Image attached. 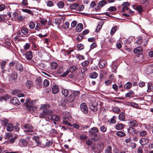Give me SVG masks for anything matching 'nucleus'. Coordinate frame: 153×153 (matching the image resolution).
Segmentation results:
<instances>
[{"mask_svg":"<svg viewBox=\"0 0 153 153\" xmlns=\"http://www.w3.org/2000/svg\"><path fill=\"white\" fill-rule=\"evenodd\" d=\"M88 61L85 60L82 63V65L83 67H85L88 65Z\"/></svg>","mask_w":153,"mask_h":153,"instance_id":"13d9d810","label":"nucleus"},{"mask_svg":"<svg viewBox=\"0 0 153 153\" xmlns=\"http://www.w3.org/2000/svg\"><path fill=\"white\" fill-rule=\"evenodd\" d=\"M131 86L132 84L130 82H128L124 85V88L126 89H130L131 87Z\"/></svg>","mask_w":153,"mask_h":153,"instance_id":"ea45409f","label":"nucleus"},{"mask_svg":"<svg viewBox=\"0 0 153 153\" xmlns=\"http://www.w3.org/2000/svg\"><path fill=\"white\" fill-rule=\"evenodd\" d=\"M148 39H147L146 41L145 42L144 41V39H142V37H139L137 41L136 42V43L138 45H140L143 42V45L144 46H146L148 44Z\"/></svg>","mask_w":153,"mask_h":153,"instance_id":"0eeeda50","label":"nucleus"},{"mask_svg":"<svg viewBox=\"0 0 153 153\" xmlns=\"http://www.w3.org/2000/svg\"><path fill=\"white\" fill-rule=\"evenodd\" d=\"M117 26H115L113 27L110 31V34L113 35L117 30Z\"/></svg>","mask_w":153,"mask_h":153,"instance_id":"79ce46f5","label":"nucleus"},{"mask_svg":"<svg viewBox=\"0 0 153 153\" xmlns=\"http://www.w3.org/2000/svg\"><path fill=\"white\" fill-rule=\"evenodd\" d=\"M63 119L64 120H63L62 123L63 124L68 125L69 126H70V125L71 124L70 123L68 122V121H69L70 120L68 116L67 117H63Z\"/></svg>","mask_w":153,"mask_h":153,"instance_id":"5701e85b","label":"nucleus"},{"mask_svg":"<svg viewBox=\"0 0 153 153\" xmlns=\"http://www.w3.org/2000/svg\"><path fill=\"white\" fill-rule=\"evenodd\" d=\"M104 23V22L103 21H101L99 23L97 27L96 32H98L100 30Z\"/></svg>","mask_w":153,"mask_h":153,"instance_id":"7c9ffc66","label":"nucleus"},{"mask_svg":"<svg viewBox=\"0 0 153 153\" xmlns=\"http://www.w3.org/2000/svg\"><path fill=\"white\" fill-rule=\"evenodd\" d=\"M10 102L16 105H19L20 104V102L16 97H14L12 98L10 100Z\"/></svg>","mask_w":153,"mask_h":153,"instance_id":"9d476101","label":"nucleus"},{"mask_svg":"<svg viewBox=\"0 0 153 153\" xmlns=\"http://www.w3.org/2000/svg\"><path fill=\"white\" fill-rule=\"evenodd\" d=\"M77 69L75 65H72L70 68V71L71 72H74Z\"/></svg>","mask_w":153,"mask_h":153,"instance_id":"603ef678","label":"nucleus"},{"mask_svg":"<svg viewBox=\"0 0 153 153\" xmlns=\"http://www.w3.org/2000/svg\"><path fill=\"white\" fill-rule=\"evenodd\" d=\"M117 136L120 137H123L126 136V134L123 131H119L117 132L116 133Z\"/></svg>","mask_w":153,"mask_h":153,"instance_id":"2f4dec72","label":"nucleus"},{"mask_svg":"<svg viewBox=\"0 0 153 153\" xmlns=\"http://www.w3.org/2000/svg\"><path fill=\"white\" fill-rule=\"evenodd\" d=\"M21 31L24 35H26L27 36H29V35H27L29 33V30L27 28L24 27H22L21 28Z\"/></svg>","mask_w":153,"mask_h":153,"instance_id":"4be33fe9","label":"nucleus"},{"mask_svg":"<svg viewBox=\"0 0 153 153\" xmlns=\"http://www.w3.org/2000/svg\"><path fill=\"white\" fill-rule=\"evenodd\" d=\"M147 134V132L146 131H142L140 132V136L142 137H143Z\"/></svg>","mask_w":153,"mask_h":153,"instance_id":"5fc2aeb1","label":"nucleus"},{"mask_svg":"<svg viewBox=\"0 0 153 153\" xmlns=\"http://www.w3.org/2000/svg\"><path fill=\"white\" fill-rule=\"evenodd\" d=\"M2 125L3 126H6L8 123V120L7 119H4L1 120Z\"/></svg>","mask_w":153,"mask_h":153,"instance_id":"864d4df0","label":"nucleus"},{"mask_svg":"<svg viewBox=\"0 0 153 153\" xmlns=\"http://www.w3.org/2000/svg\"><path fill=\"white\" fill-rule=\"evenodd\" d=\"M79 5L78 3H74L72 4L70 6V8L72 10H75Z\"/></svg>","mask_w":153,"mask_h":153,"instance_id":"a19ab883","label":"nucleus"},{"mask_svg":"<svg viewBox=\"0 0 153 153\" xmlns=\"http://www.w3.org/2000/svg\"><path fill=\"white\" fill-rule=\"evenodd\" d=\"M127 105L135 108H137L139 107L138 105L134 102H128L127 103Z\"/></svg>","mask_w":153,"mask_h":153,"instance_id":"cd10ccee","label":"nucleus"},{"mask_svg":"<svg viewBox=\"0 0 153 153\" xmlns=\"http://www.w3.org/2000/svg\"><path fill=\"white\" fill-rule=\"evenodd\" d=\"M44 110L45 111V114H46V115H48H48H51L50 114H52L53 113V112L52 110H49L48 109L46 110Z\"/></svg>","mask_w":153,"mask_h":153,"instance_id":"09e8293b","label":"nucleus"},{"mask_svg":"<svg viewBox=\"0 0 153 153\" xmlns=\"http://www.w3.org/2000/svg\"><path fill=\"white\" fill-rule=\"evenodd\" d=\"M143 51V48L141 47H139L134 50V52L137 54H140Z\"/></svg>","mask_w":153,"mask_h":153,"instance_id":"a211bd4d","label":"nucleus"},{"mask_svg":"<svg viewBox=\"0 0 153 153\" xmlns=\"http://www.w3.org/2000/svg\"><path fill=\"white\" fill-rule=\"evenodd\" d=\"M49 107L50 105L48 104H44L40 107V109L44 111V110H46L49 108Z\"/></svg>","mask_w":153,"mask_h":153,"instance_id":"c756f323","label":"nucleus"},{"mask_svg":"<svg viewBox=\"0 0 153 153\" xmlns=\"http://www.w3.org/2000/svg\"><path fill=\"white\" fill-rule=\"evenodd\" d=\"M24 127L25 129L24 130V132H31L33 131V127L30 124H27L24 125Z\"/></svg>","mask_w":153,"mask_h":153,"instance_id":"39448f33","label":"nucleus"},{"mask_svg":"<svg viewBox=\"0 0 153 153\" xmlns=\"http://www.w3.org/2000/svg\"><path fill=\"white\" fill-rule=\"evenodd\" d=\"M19 144L20 146H25L28 144V142L25 139H22L19 140Z\"/></svg>","mask_w":153,"mask_h":153,"instance_id":"ddd939ff","label":"nucleus"},{"mask_svg":"<svg viewBox=\"0 0 153 153\" xmlns=\"http://www.w3.org/2000/svg\"><path fill=\"white\" fill-rule=\"evenodd\" d=\"M124 127V125L121 123L117 124L115 126V128L117 130H121Z\"/></svg>","mask_w":153,"mask_h":153,"instance_id":"c9c22d12","label":"nucleus"},{"mask_svg":"<svg viewBox=\"0 0 153 153\" xmlns=\"http://www.w3.org/2000/svg\"><path fill=\"white\" fill-rule=\"evenodd\" d=\"M83 28L82 24L81 23L78 24L76 27V30L77 31L80 32L82 31Z\"/></svg>","mask_w":153,"mask_h":153,"instance_id":"bb28decb","label":"nucleus"},{"mask_svg":"<svg viewBox=\"0 0 153 153\" xmlns=\"http://www.w3.org/2000/svg\"><path fill=\"white\" fill-rule=\"evenodd\" d=\"M98 74L95 72H93L91 73L89 75V77L91 78L95 79L98 76Z\"/></svg>","mask_w":153,"mask_h":153,"instance_id":"c85d7f7f","label":"nucleus"},{"mask_svg":"<svg viewBox=\"0 0 153 153\" xmlns=\"http://www.w3.org/2000/svg\"><path fill=\"white\" fill-rule=\"evenodd\" d=\"M58 66L57 63L54 62H52L51 64V68L52 69H56Z\"/></svg>","mask_w":153,"mask_h":153,"instance_id":"58836bf2","label":"nucleus"},{"mask_svg":"<svg viewBox=\"0 0 153 153\" xmlns=\"http://www.w3.org/2000/svg\"><path fill=\"white\" fill-rule=\"evenodd\" d=\"M125 118V116L124 113L121 112L119 115V119L120 120H123Z\"/></svg>","mask_w":153,"mask_h":153,"instance_id":"37998d69","label":"nucleus"},{"mask_svg":"<svg viewBox=\"0 0 153 153\" xmlns=\"http://www.w3.org/2000/svg\"><path fill=\"white\" fill-rule=\"evenodd\" d=\"M36 85L39 88H40L42 86V80L40 77H38L35 81Z\"/></svg>","mask_w":153,"mask_h":153,"instance_id":"aec40b11","label":"nucleus"},{"mask_svg":"<svg viewBox=\"0 0 153 153\" xmlns=\"http://www.w3.org/2000/svg\"><path fill=\"white\" fill-rule=\"evenodd\" d=\"M146 71L148 74L151 73H153V65H148L146 70Z\"/></svg>","mask_w":153,"mask_h":153,"instance_id":"f8f14e48","label":"nucleus"},{"mask_svg":"<svg viewBox=\"0 0 153 153\" xmlns=\"http://www.w3.org/2000/svg\"><path fill=\"white\" fill-rule=\"evenodd\" d=\"M32 139L35 141L37 146L41 147L42 143L40 141L39 138V137L34 136L33 137Z\"/></svg>","mask_w":153,"mask_h":153,"instance_id":"1a4fd4ad","label":"nucleus"},{"mask_svg":"<svg viewBox=\"0 0 153 153\" xmlns=\"http://www.w3.org/2000/svg\"><path fill=\"white\" fill-rule=\"evenodd\" d=\"M100 130L102 132H105L107 130V128L104 126H102L100 127Z\"/></svg>","mask_w":153,"mask_h":153,"instance_id":"6e6d98bb","label":"nucleus"},{"mask_svg":"<svg viewBox=\"0 0 153 153\" xmlns=\"http://www.w3.org/2000/svg\"><path fill=\"white\" fill-rule=\"evenodd\" d=\"M12 79L13 80H15L17 77V74L16 73H12L11 75Z\"/></svg>","mask_w":153,"mask_h":153,"instance_id":"49530a36","label":"nucleus"},{"mask_svg":"<svg viewBox=\"0 0 153 153\" xmlns=\"http://www.w3.org/2000/svg\"><path fill=\"white\" fill-rule=\"evenodd\" d=\"M43 83L44 86L46 87L49 85V82L48 79H45L44 80Z\"/></svg>","mask_w":153,"mask_h":153,"instance_id":"4d7b16f0","label":"nucleus"},{"mask_svg":"<svg viewBox=\"0 0 153 153\" xmlns=\"http://www.w3.org/2000/svg\"><path fill=\"white\" fill-rule=\"evenodd\" d=\"M87 71V68L86 67H82L81 68V73L80 74V76L83 77L85 76V72Z\"/></svg>","mask_w":153,"mask_h":153,"instance_id":"412c9836","label":"nucleus"},{"mask_svg":"<svg viewBox=\"0 0 153 153\" xmlns=\"http://www.w3.org/2000/svg\"><path fill=\"white\" fill-rule=\"evenodd\" d=\"M135 9L140 13H141L143 10V7L140 5L136 6L135 8Z\"/></svg>","mask_w":153,"mask_h":153,"instance_id":"4c0bfd02","label":"nucleus"},{"mask_svg":"<svg viewBox=\"0 0 153 153\" xmlns=\"http://www.w3.org/2000/svg\"><path fill=\"white\" fill-rule=\"evenodd\" d=\"M22 11L24 12L27 13L31 15H33V13L30 10L28 9H24L22 10Z\"/></svg>","mask_w":153,"mask_h":153,"instance_id":"c03bdc74","label":"nucleus"},{"mask_svg":"<svg viewBox=\"0 0 153 153\" xmlns=\"http://www.w3.org/2000/svg\"><path fill=\"white\" fill-rule=\"evenodd\" d=\"M16 69L20 71H23V68L22 65L18 62H16V65H15Z\"/></svg>","mask_w":153,"mask_h":153,"instance_id":"dca6fc26","label":"nucleus"},{"mask_svg":"<svg viewBox=\"0 0 153 153\" xmlns=\"http://www.w3.org/2000/svg\"><path fill=\"white\" fill-rule=\"evenodd\" d=\"M68 105L69 103L68 102L67 100H62L59 103V106H65L66 105V104Z\"/></svg>","mask_w":153,"mask_h":153,"instance_id":"a878e982","label":"nucleus"},{"mask_svg":"<svg viewBox=\"0 0 153 153\" xmlns=\"http://www.w3.org/2000/svg\"><path fill=\"white\" fill-rule=\"evenodd\" d=\"M17 19L19 21H22L25 19V17L22 16L21 15L18 17Z\"/></svg>","mask_w":153,"mask_h":153,"instance_id":"e2e57ef3","label":"nucleus"},{"mask_svg":"<svg viewBox=\"0 0 153 153\" xmlns=\"http://www.w3.org/2000/svg\"><path fill=\"white\" fill-rule=\"evenodd\" d=\"M30 45L29 43H26L25 45L24 46V48L25 50H27L30 47Z\"/></svg>","mask_w":153,"mask_h":153,"instance_id":"bf43d9fd","label":"nucleus"},{"mask_svg":"<svg viewBox=\"0 0 153 153\" xmlns=\"http://www.w3.org/2000/svg\"><path fill=\"white\" fill-rule=\"evenodd\" d=\"M98 105L97 103L96 102L94 104H91L90 105V108L93 111H96L97 110V106Z\"/></svg>","mask_w":153,"mask_h":153,"instance_id":"6ab92c4d","label":"nucleus"},{"mask_svg":"<svg viewBox=\"0 0 153 153\" xmlns=\"http://www.w3.org/2000/svg\"><path fill=\"white\" fill-rule=\"evenodd\" d=\"M58 5L59 8H63L64 6V4L62 1H60L58 4Z\"/></svg>","mask_w":153,"mask_h":153,"instance_id":"680f3d73","label":"nucleus"},{"mask_svg":"<svg viewBox=\"0 0 153 153\" xmlns=\"http://www.w3.org/2000/svg\"><path fill=\"white\" fill-rule=\"evenodd\" d=\"M35 101H33L29 98L26 100L24 104L27 107L26 109L27 111L32 112L37 107L35 105Z\"/></svg>","mask_w":153,"mask_h":153,"instance_id":"f257e3e1","label":"nucleus"},{"mask_svg":"<svg viewBox=\"0 0 153 153\" xmlns=\"http://www.w3.org/2000/svg\"><path fill=\"white\" fill-rule=\"evenodd\" d=\"M80 108L81 111L84 114H87L88 111V109L86 104L85 103H82L80 105Z\"/></svg>","mask_w":153,"mask_h":153,"instance_id":"20e7f679","label":"nucleus"},{"mask_svg":"<svg viewBox=\"0 0 153 153\" xmlns=\"http://www.w3.org/2000/svg\"><path fill=\"white\" fill-rule=\"evenodd\" d=\"M22 11L24 12L27 13L31 15H33V13L30 10L28 9H24L22 10Z\"/></svg>","mask_w":153,"mask_h":153,"instance_id":"a18cd8bd","label":"nucleus"},{"mask_svg":"<svg viewBox=\"0 0 153 153\" xmlns=\"http://www.w3.org/2000/svg\"><path fill=\"white\" fill-rule=\"evenodd\" d=\"M59 90L58 86L56 85H54L52 87V91L53 94H55L58 92Z\"/></svg>","mask_w":153,"mask_h":153,"instance_id":"f3484780","label":"nucleus"},{"mask_svg":"<svg viewBox=\"0 0 153 153\" xmlns=\"http://www.w3.org/2000/svg\"><path fill=\"white\" fill-rule=\"evenodd\" d=\"M129 124L130 126V127H137L138 125L137 121L134 120L130 121Z\"/></svg>","mask_w":153,"mask_h":153,"instance_id":"2eb2a0df","label":"nucleus"},{"mask_svg":"<svg viewBox=\"0 0 153 153\" xmlns=\"http://www.w3.org/2000/svg\"><path fill=\"white\" fill-rule=\"evenodd\" d=\"M149 139L144 138H141L139 140L140 143L142 145L146 144L149 142Z\"/></svg>","mask_w":153,"mask_h":153,"instance_id":"4468645a","label":"nucleus"},{"mask_svg":"<svg viewBox=\"0 0 153 153\" xmlns=\"http://www.w3.org/2000/svg\"><path fill=\"white\" fill-rule=\"evenodd\" d=\"M153 88V87L151 83H148V92H150L151 91Z\"/></svg>","mask_w":153,"mask_h":153,"instance_id":"3c124183","label":"nucleus"},{"mask_svg":"<svg viewBox=\"0 0 153 153\" xmlns=\"http://www.w3.org/2000/svg\"><path fill=\"white\" fill-rule=\"evenodd\" d=\"M105 152V153H112V148L111 146H109L107 147Z\"/></svg>","mask_w":153,"mask_h":153,"instance_id":"de8ad7c7","label":"nucleus"},{"mask_svg":"<svg viewBox=\"0 0 153 153\" xmlns=\"http://www.w3.org/2000/svg\"><path fill=\"white\" fill-rule=\"evenodd\" d=\"M26 85L27 88L30 89L33 86L32 82L30 80H28L26 83Z\"/></svg>","mask_w":153,"mask_h":153,"instance_id":"e433bc0d","label":"nucleus"},{"mask_svg":"<svg viewBox=\"0 0 153 153\" xmlns=\"http://www.w3.org/2000/svg\"><path fill=\"white\" fill-rule=\"evenodd\" d=\"M46 116L45 113V111H42V112L39 114V117L40 118H45Z\"/></svg>","mask_w":153,"mask_h":153,"instance_id":"8fccbe9b","label":"nucleus"},{"mask_svg":"<svg viewBox=\"0 0 153 153\" xmlns=\"http://www.w3.org/2000/svg\"><path fill=\"white\" fill-rule=\"evenodd\" d=\"M48 118L52 120L58 121L59 120V117L55 114H51L48 116Z\"/></svg>","mask_w":153,"mask_h":153,"instance_id":"6e6552de","label":"nucleus"},{"mask_svg":"<svg viewBox=\"0 0 153 153\" xmlns=\"http://www.w3.org/2000/svg\"><path fill=\"white\" fill-rule=\"evenodd\" d=\"M25 57L28 60H31L33 57L32 53L31 51H27L25 54Z\"/></svg>","mask_w":153,"mask_h":153,"instance_id":"9b49d317","label":"nucleus"},{"mask_svg":"<svg viewBox=\"0 0 153 153\" xmlns=\"http://www.w3.org/2000/svg\"><path fill=\"white\" fill-rule=\"evenodd\" d=\"M107 4V2L105 0H102L100 1L98 4V6L100 8L103 7Z\"/></svg>","mask_w":153,"mask_h":153,"instance_id":"473e14b6","label":"nucleus"},{"mask_svg":"<svg viewBox=\"0 0 153 153\" xmlns=\"http://www.w3.org/2000/svg\"><path fill=\"white\" fill-rule=\"evenodd\" d=\"M128 131L130 134H138L139 131L132 127H129L128 129Z\"/></svg>","mask_w":153,"mask_h":153,"instance_id":"423d86ee","label":"nucleus"},{"mask_svg":"<svg viewBox=\"0 0 153 153\" xmlns=\"http://www.w3.org/2000/svg\"><path fill=\"white\" fill-rule=\"evenodd\" d=\"M17 137H14L11 139H9V142L11 143H12L14 142L15 140L16 139Z\"/></svg>","mask_w":153,"mask_h":153,"instance_id":"69168bd1","label":"nucleus"},{"mask_svg":"<svg viewBox=\"0 0 153 153\" xmlns=\"http://www.w3.org/2000/svg\"><path fill=\"white\" fill-rule=\"evenodd\" d=\"M112 88L116 91H118V87L117 85L116 84H114L112 86Z\"/></svg>","mask_w":153,"mask_h":153,"instance_id":"338daca9","label":"nucleus"},{"mask_svg":"<svg viewBox=\"0 0 153 153\" xmlns=\"http://www.w3.org/2000/svg\"><path fill=\"white\" fill-rule=\"evenodd\" d=\"M79 94V92L78 91H73L71 94L67 98V101L68 102L71 103L74 100L76 97L78 96Z\"/></svg>","mask_w":153,"mask_h":153,"instance_id":"f03ea898","label":"nucleus"},{"mask_svg":"<svg viewBox=\"0 0 153 153\" xmlns=\"http://www.w3.org/2000/svg\"><path fill=\"white\" fill-rule=\"evenodd\" d=\"M106 64V62L105 60H100L99 62V67L101 68H103L105 65Z\"/></svg>","mask_w":153,"mask_h":153,"instance_id":"b1692460","label":"nucleus"},{"mask_svg":"<svg viewBox=\"0 0 153 153\" xmlns=\"http://www.w3.org/2000/svg\"><path fill=\"white\" fill-rule=\"evenodd\" d=\"M134 92L131 90H130L128 93L125 94V96L126 97H132L134 96Z\"/></svg>","mask_w":153,"mask_h":153,"instance_id":"393cba45","label":"nucleus"},{"mask_svg":"<svg viewBox=\"0 0 153 153\" xmlns=\"http://www.w3.org/2000/svg\"><path fill=\"white\" fill-rule=\"evenodd\" d=\"M13 125L11 123L8 124L7 126V130L8 131H10L13 129Z\"/></svg>","mask_w":153,"mask_h":153,"instance_id":"f704fd0d","label":"nucleus"},{"mask_svg":"<svg viewBox=\"0 0 153 153\" xmlns=\"http://www.w3.org/2000/svg\"><path fill=\"white\" fill-rule=\"evenodd\" d=\"M69 91L65 89H63L62 90V93L65 97H67L69 93Z\"/></svg>","mask_w":153,"mask_h":153,"instance_id":"72a5a7b5","label":"nucleus"},{"mask_svg":"<svg viewBox=\"0 0 153 153\" xmlns=\"http://www.w3.org/2000/svg\"><path fill=\"white\" fill-rule=\"evenodd\" d=\"M77 48L79 50H82L84 48L83 45L81 44H79L77 45Z\"/></svg>","mask_w":153,"mask_h":153,"instance_id":"774afa93","label":"nucleus"},{"mask_svg":"<svg viewBox=\"0 0 153 153\" xmlns=\"http://www.w3.org/2000/svg\"><path fill=\"white\" fill-rule=\"evenodd\" d=\"M35 27V24L33 22H31L29 25V27L31 29H33Z\"/></svg>","mask_w":153,"mask_h":153,"instance_id":"0e129e2a","label":"nucleus"},{"mask_svg":"<svg viewBox=\"0 0 153 153\" xmlns=\"http://www.w3.org/2000/svg\"><path fill=\"white\" fill-rule=\"evenodd\" d=\"M108 10L112 12L116 11V8L115 7L111 6L108 8Z\"/></svg>","mask_w":153,"mask_h":153,"instance_id":"052dcab7","label":"nucleus"},{"mask_svg":"<svg viewBox=\"0 0 153 153\" xmlns=\"http://www.w3.org/2000/svg\"><path fill=\"white\" fill-rule=\"evenodd\" d=\"M98 129L95 127H93L90 128L88 131L89 135L90 136L96 137H97L98 134H97L99 132Z\"/></svg>","mask_w":153,"mask_h":153,"instance_id":"7ed1b4c3","label":"nucleus"}]
</instances>
